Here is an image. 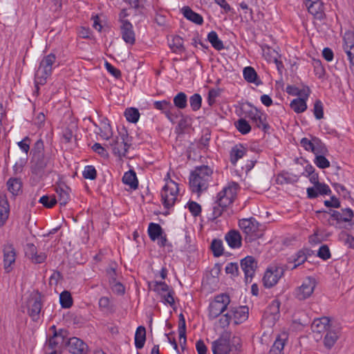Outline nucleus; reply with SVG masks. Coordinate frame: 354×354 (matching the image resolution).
I'll use <instances>...</instances> for the list:
<instances>
[{"mask_svg": "<svg viewBox=\"0 0 354 354\" xmlns=\"http://www.w3.org/2000/svg\"><path fill=\"white\" fill-rule=\"evenodd\" d=\"M211 248L214 254L216 257H219L223 254V243L221 240L214 239L212 242Z\"/></svg>", "mask_w": 354, "mask_h": 354, "instance_id": "51", "label": "nucleus"}, {"mask_svg": "<svg viewBox=\"0 0 354 354\" xmlns=\"http://www.w3.org/2000/svg\"><path fill=\"white\" fill-rule=\"evenodd\" d=\"M154 107L156 109L162 110L164 113L167 112L168 110H174V108L171 102L166 100L155 102Z\"/></svg>", "mask_w": 354, "mask_h": 354, "instance_id": "49", "label": "nucleus"}, {"mask_svg": "<svg viewBox=\"0 0 354 354\" xmlns=\"http://www.w3.org/2000/svg\"><path fill=\"white\" fill-rule=\"evenodd\" d=\"M99 131H100L98 132V133L100 134V136L102 138L105 139L107 141V142H109L110 140L113 138V136H112L113 133L111 127L106 120H102L100 122Z\"/></svg>", "mask_w": 354, "mask_h": 354, "instance_id": "30", "label": "nucleus"}, {"mask_svg": "<svg viewBox=\"0 0 354 354\" xmlns=\"http://www.w3.org/2000/svg\"><path fill=\"white\" fill-rule=\"evenodd\" d=\"M244 79L250 83H254L259 85L261 82L258 79L257 73L255 70L251 66H247L243 71Z\"/></svg>", "mask_w": 354, "mask_h": 354, "instance_id": "32", "label": "nucleus"}, {"mask_svg": "<svg viewBox=\"0 0 354 354\" xmlns=\"http://www.w3.org/2000/svg\"><path fill=\"white\" fill-rule=\"evenodd\" d=\"M178 193V185L173 180H170L163 187L161 191V198L166 208H169L174 205Z\"/></svg>", "mask_w": 354, "mask_h": 354, "instance_id": "9", "label": "nucleus"}, {"mask_svg": "<svg viewBox=\"0 0 354 354\" xmlns=\"http://www.w3.org/2000/svg\"><path fill=\"white\" fill-rule=\"evenodd\" d=\"M280 303L278 300H274L269 305L264 313L262 324L268 326H273L279 317Z\"/></svg>", "mask_w": 354, "mask_h": 354, "instance_id": "14", "label": "nucleus"}, {"mask_svg": "<svg viewBox=\"0 0 354 354\" xmlns=\"http://www.w3.org/2000/svg\"><path fill=\"white\" fill-rule=\"evenodd\" d=\"M300 144L306 151L313 152L314 145V137L311 140L304 138L301 140Z\"/></svg>", "mask_w": 354, "mask_h": 354, "instance_id": "60", "label": "nucleus"}, {"mask_svg": "<svg viewBox=\"0 0 354 354\" xmlns=\"http://www.w3.org/2000/svg\"><path fill=\"white\" fill-rule=\"evenodd\" d=\"M207 39L212 46L216 50H222L224 48L223 41L218 38L215 31H211L207 35Z\"/></svg>", "mask_w": 354, "mask_h": 354, "instance_id": "39", "label": "nucleus"}, {"mask_svg": "<svg viewBox=\"0 0 354 354\" xmlns=\"http://www.w3.org/2000/svg\"><path fill=\"white\" fill-rule=\"evenodd\" d=\"M225 241L232 248H239L241 246V236L236 230H230L225 235Z\"/></svg>", "mask_w": 354, "mask_h": 354, "instance_id": "26", "label": "nucleus"}, {"mask_svg": "<svg viewBox=\"0 0 354 354\" xmlns=\"http://www.w3.org/2000/svg\"><path fill=\"white\" fill-rule=\"evenodd\" d=\"M236 129L242 134H247L251 130L250 124L244 119H239L235 124Z\"/></svg>", "mask_w": 354, "mask_h": 354, "instance_id": "47", "label": "nucleus"}, {"mask_svg": "<svg viewBox=\"0 0 354 354\" xmlns=\"http://www.w3.org/2000/svg\"><path fill=\"white\" fill-rule=\"evenodd\" d=\"M315 186L318 192V194L327 195L331 192V190L329 188V187L324 183H319L318 184H316Z\"/></svg>", "mask_w": 354, "mask_h": 354, "instance_id": "59", "label": "nucleus"}, {"mask_svg": "<svg viewBox=\"0 0 354 354\" xmlns=\"http://www.w3.org/2000/svg\"><path fill=\"white\" fill-rule=\"evenodd\" d=\"M146 340V330L144 326H138L135 334V346L138 349H141Z\"/></svg>", "mask_w": 354, "mask_h": 354, "instance_id": "31", "label": "nucleus"}, {"mask_svg": "<svg viewBox=\"0 0 354 354\" xmlns=\"http://www.w3.org/2000/svg\"><path fill=\"white\" fill-rule=\"evenodd\" d=\"M234 324H239L248 317V308L246 306L231 308L229 310Z\"/></svg>", "mask_w": 354, "mask_h": 354, "instance_id": "20", "label": "nucleus"}, {"mask_svg": "<svg viewBox=\"0 0 354 354\" xmlns=\"http://www.w3.org/2000/svg\"><path fill=\"white\" fill-rule=\"evenodd\" d=\"M31 153V171L37 176H42L45 169L51 165L52 160L50 156L45 153L44 142L41 139L35 143Z\"/></svg>", "mask_w": 354, "mask_h": 354, "instance_id": "1", "label": "nucleus"}, {"mask_svg": "<svg viewBox=\"0 0 354 354\" xmlns=\"http://www.w3.org/2000/svg\"><path fill=\"white\" fill-rule=\"evenodd\" d=\"M57 195V203L59 202L60 205H65L69 201V188L66 186H59L56 188Z\"/></svg>", "mask_w": 354, "mask_h": 354, "instance_id": "29", "label": "nucleus"}, {"mask_svg": "<svg viewBox=\"0 0 354 354\" xmlns=\"http://www.w3.org/2000/svg\"><path fill=\"white\" fill-rule=\"evenodd\" d=\"M230 303V297L226 294H221L216 296L214 300L210 303L209 306V317L210 319H215L222 314Z\"/></svg>", "mask_w": 354, "mask_h": 354, "instance_id": "8", "label": "nucleus"}, {"mask_svg": "<svg viewBox=\"0 0 354 354\" xmlns=\"http://www.w3.org/2000/svg\"><path fill=\"white\" fill-rule=\"evenodd\" d=\"M188 208L192 214L194 216H198L201 212V205L194 201L189 202L188 203Z\"/></svg>", "mask_w": 354, "mask_h": 354, "instance_id": "62", "label": "nucleus"}, {"mask_svg": "<svg viewBox=\"0 0 354 354\" xmlns=\"http://www.w3.org/2000/svg\"><path fill=\"white\" fill-rule=\"evenodd\" d=\"M149 287L151 290L156 292L161 296L169 290V286L164 281H153L149 283Z\"/></svg>", "mask_w": 354, "mask_h": 354, "instance_id": "37", "label": "nucleus"}, {"mask_svg": "<svg viewBox=\"0 0 354 354\" xmlns=\"http://www.w3.org/2000/svg\"><path fill=\"white\" fill-rule=\"evenodd\" d=\"M10 213V206L5 195H0V227L6 223Z\"/></svg>", "mask_w": 354, "mask_h": 354, "instance_id": "24", "label": "nucleus"}, {"mask_svg": "<svg viewBox=\"0 0 354 354\" xmlns=\"http://www.w3.org/2000/svg\"><path fill=\"white\" fill-rule=\"evenodd\" d=\"M41 307L42 304L39 295H31L28 299L26 308L28 315L31 317L32 321L37 322L39 319Z\"/></svg>", "mask_w": 354, "mask_h": 354, "instance_id": "13", "label": "nucleus"}, {"mask_svg": "<svg viewBox=\"0 0 354 354\" xmlns=\"http://www.w3.org/2000/svg\"><path fill=\"white\" fill-rule=\"evenodd\" d=\"M30 138L28 137H26L21 141L18 142V146L24 152L26 153V154L28 153L30 149Z\"/></svg>", "mask_w": 354, "mask_h": 354, "instance_id": "64", "label": "nucleus"}, {"mask_svg": "<svg viewBox=\"0 0 354 354\" xmlns=\"http://www.w3.org/2000/svg\"><path fill=\"white\" fill-rule=\"evenodd\" d=\"M286 91L291 95L294 96H299L303 97L305 98H308L309 95L310 91L308 88H304V89H299L297 87L292 86V85H288L287 86L286 88Z\"/></svg>", "mask_w": 354, "mask_h": 354, "instance_id": "35", "label": "nucleus"}, {"mask_svg": "<svg viewBox=\"0 0 354 354\" xmlns=\"http://www.w3.org/2000/svg\"><path fill=\"white\" fill-rule=\"evenodd\" d=\"M212 174V169L207 165L196 167L189 176V186L192 192L199 195L205 191L208 187Z\"/></svg>", "mask_w": 354, "mask_h": 354, "instance_id": "2", "label": "nucleus"}, {"mask_svg": "<svg viewBox=\"0 0 354 354\" xmlns=\"http://www.w3.org/2000/svg\"><path fill=\"white\" fill-rule=\"evenodd\" d=\"M228 205H224L221 199L217 198L212 206V218L219 217Z\"/></svg>", "mask_w": 354, "mask_h": 354, "instance_id": "40", "label": "nucleus"}, {"mask_svg": "<svg viewBox=\"0 0 354 354\" xmlns=\"http://www.w3.org/2000/svg\"><path fill=\"white\" fill-rule=\"evenodd\" d=\"M314 162L321 169H326L330 167V162L325 158L324 155H317L315 156Z\"/></svg>", "mask_w": 354, "mask_h": 354, "instance_id": "53", "label": "nucleus"}, {"mask_svg": "<svg viewBox=\"0 0 354 354\" xmlns=\"http://www.w3.org/2000/svg\"><path fill=\"white\" fill-rule=\"evenodd\" d=\"M99 306L103 310H110L111 305L107 297H102L99 300Z\"/></svg>", "mask_w": 354, "mask_h": 354, "instance_id": "61", "label": "nucleus"}, {"mask_svg": "<svg viewBox=\"0 0 354 354\" xmlns=\"http://www.w3.org/2000/svg\"><path fill=\"white\" fill-rule=\"evenodd\" d=\"M239 226L245 234V240L249 242L263 236V226L252 217L239 220Z\"/></svg>", "mask_w": 354, "mask_h": 354, "instance_id": "6", "label": "nucleus"}, {"mask_svg": "<svg viewBox=\"0 0 354 354\" xmlns=\"http://www.w3.org/2000/svg\"><path fill=\"white\" fill-rule=\"evenodd\" d=\"M239 185L235 182H231L218 194L217 198H220L224 205H230L234 201Z\"/></svg>", "mask_w": 354, "mask_h": 354, "instance_id": "12", "label": "nucleus"}, {"mask_svg": "<svg viewBox=\"0 0 354 354\" xmlns=\"http://www.w3.org/2000/svg\"><path fill=\"white\" fill-rule=\"evenodd\" d=\"M174 105L178 109H185L187 106V95L183 93H178L174 98Z\"/></svg>", "mask_w": 354, "mask_h": 354, "instance_id": "45", "label": "nucleus"}, {"mask_svg": "<svg viewBox=\"0 0 354 354\" xmlns=\"http://www.w3.org/2000/svg\"><path fill=\"white\" fill-rule=\"evenodd\" d=\"M148 234L150 239L152 241H155L162 234V227L159 224L151 223L148 227Z\"/></svg>", "mask_w": 354, "mask_h": 354, "instance_id": "36", "label": "nucleus"}, {"mask_svg": "<svg viewBox=\"0 0 354 354\" xmlns=\"http://www.w3.org/2000/svg\"><path fill=\"white\" fill-rule=\"evenodd\" d=\"M39 202L45 207L50 208L57 203V199L55 196L49 197L48 196H43L39 198Z\"/></svg>", "mask_w": 354, "mask_h": 354, "instance_id": "52", "label": "nucleus"}, {"mask_svg": "<svg viewBox=\"0 0 354 354\" xmlns=\"http://www.w3.org/2000/svg\"><path fill=\"white\" fill-rule=\"evenodd\" d=\"M106 147L110 148L113 153L118 157H125L130 145L128 143V135L126 132L119 133L111 138L110 141L104 144Z\"/></svg>", "mask_w": 354, "mask_h": 354, "instance_id": "7", "label": "nucleus"}, {"mask_svg": "<svg viewBox=\"0 0 354 354\" xmlns=\"http://www.w3.org/2000/svg\"><path fill=\"white\" fill-rule=\"evenodd\" d=\"M66 348L73 354H86L88 346L80 339L73 337L67 340Z\"/></svg>", "mask_w": 354, "mask_h": 354, "instance_id": "16", "label": "nucleus"}, {"mask_svg": "<svg viewBox=\"0 0 354 354\" xmlns=\"http://www.w3.org/2000/svg\"><path fill=\"white\" fill-rule=\"evenodd\" d=\"M59 301L62 308H68L73 304V299L68 291H63L59 295Z\"/></svg>", "mask_w": 354, "mask_h": 354, "instance_id": "43", "label": "nucleus"}, {"mask_svg": "<svg viewBox=\"0 0 354 354\" xmlns=\"http://www.w3.org/2000/svg\"><path fill=\"white\" fill-rule=\"evenodd\" d=\"M3 269L6 272H10L13 268L14 265L15 263L17 252L14 246L11 244H7L3 246Z\"/></svg>", "mask_w": 354, "mask_h": 354, "instance_id": "15", "label": "nucleus"}, {"mask_svg": "<svg viewBox=\"0 0 354 354\" xmlns=\"http://www.w3.org/2000/svg\"><path fill=\"white\" fill-rule=\"evenodd\" d=\"M225 272L232 276H237L239 272V265L237 263H230L225 266Z\"/></svg>", "mask_w": 354, "mask_h": 354, "instance_id": "58", "label": "nucleus"}, {"mask_svg": "<svg viewBox=\"0 0 354 354\" xmlns=\"http://www.w3.org/2000/svg\"><path fill=\"white\" fill-rule=\"evenodd\" d=\"M26 253L31 261L35 263H41L44 262L47 257L45 252H40L38 254L37 248L33 244L27 245Z\"/></svg>", "mask_w": 354, "mask_h": 354, "instance_id": "25", "label": "nucleus"}, {"mask_svg": "<svg viewBox=\"0 0 354 354\" xmlns=\"http://www.w3.org/2000/svg\"><path fill=\"white\" fill-rule=\"evenodd\" d=\"M317 256L323 260L330 259L331 254L328 246L327 245H322L318 250Z\"/></svg>", "mask_w": 354, "mask_h": 354, "instance_id": "56", "label": "nucleus"}, {"mask_svg": "<svg viewBox=\"0 0 354 354\" xmlns=\"http://www.w3.org/2000/svg\"><path fill=\"white\" fill-rule=\"evenodd\" d=\"M330 328V320L326 317L314 319L311 324V329L313 333L320 334L327 332Z\"/></svg>", "mask_w": 354, "mask_h": 354, "instance_id": "22", "label": "nucleus"}, {"mask_svg": "<svg viewBox=\"0 0 354 354\" xmlns=\"http://www.w3.org/2000/svg\"><path fill=\"white\" fill-rule=\"evenodd\" d=\"M55 62L56 56L53 53H50L49 55L44 56L41 60L35 75V84L37 93L39 91V85H44L46 84L48 77L50 76L53 65Z\"/></svg>", "mask_w": 354, "mask_h": 354, "instance_id": "5", "label": "nucleus"}, {"mask_svg": "<svg viewBox=\"0 0 354 354\" xmlns=\"http://www.w3.org/2000/svg\"><path fill=\"white\" fill-rule=\"evenodd\" d=\"M110 286L111 290L118 295H121L124 292V287L120 282L116 281L115 283H110Z\"/></svg>", "mask_w": 354, "mask_h": 354, "instance_id": "63", "label": "nucleus"}, {"mask_svg": "<svg viewBox=\"0 0 354 354\" xmlns=\"http://www.w3.org/2000/svg\"><path fill=\"white\" fill-rule=\"evenodd\" d=\"M97 171L92 165L86 166L83 171V176L86 179L94 180L96 178Z\"/></svg>", "mask_w": 354, "mask_h": 354, "instance_id": "54", "label": "nucleus"}, {"mask_svg": "<svg viewBox=\"0 0 354 354\" xmlns=\"http://www.w3.org/2000/svg\"><path fill=\"white\" fill-rule=\"evenodd\" d=\"M169 46L174 52H181L184 50L183 39L179 36H175L171 42Z\"/></svg>", "mask_w": 354, "mask_h": 354, "instance_id": "46", "label": "nucleus"}, {"mask_svg": "<svg viewBox=\"0 0 354 354\" xmlns=\"http://www.w3.org/2000/svg\"><path fill=\"white\" fill-rule=\"evenodd\" d=\"M8 189L13 195H17L21 189V183L18 178H10L7 183Z\"/></svg>", "mask_w": 354, "mask_h": 354, "instance_id": "41", "label": "nucleus"}, {"mask_svg": "<svg viewBox=\"0 0 354 354\" xmlns=\"http://www.w3.org/2000/svg\"><path fill=\"white\" fill-rule=\"evenodd\" d=\"M328 152L326 145L318 138L314 137V145L313 153L317 156V155H325Z\"/></svg>", "mask_w": 354, "mask_h": 354, "instance_id": "38", "label": "nucleus"}, {"mask_svg": "<svg viewBox=\"0 0 354 354\" xmlns=\"http://www.w3.org/2000/svg\"><path fill=\"white\" fill-rule=\"evenodd\" d=\"M120 30L123 40L127 44L131 45L135 43L136 39L132 24L128 20L122 19Z\"/></svg>", "mask_w": 354, "mask_h": 354, "instance_id": "19", "label": "nucleus"}, {"mask_svg": "<svg viewBox=\"0 0 354 354\" xmlns=\"http://www.w3.org/2000/svg\"><path fill=\"white\" fill-rule=\"evenodd\" d=\"M50 329L53 330V335L46 343V354H61L62 351L66 348L68 333L64 329L57 331L55 326Z\"/></svg>", "mask_w": 354, "mask_h": 354, "instance_id": "4", "label": "nucleus"}, {"mask_svg": "<svg viewBox=\"0 0 354 354\" xmlns=\"http://www.w3.org/2000/svg\"><path fill=\"white\" fill-rule=\"evenodd\" d=\"M247 152L246 148L242 145H236L233 147L230 151V162L235 165L237 161L243 158Z\"/></svg>", "mask_w": 354, "mask_h": 354, "instance_id": "27", "label": "nucleus"}, {"mask_svg": "<svg viewBox=\"0 0 354 354\" xmlns=\"http://www.w3.org/2000/svg\"><path fill=\"white\" fill-rule=\"evenodd\" d=\"M283 268L279 266H270L266 271L263 277V285L266 288L275 286L279 279L283 275Z\"/></svg>", "mask_w": 354, "mask_h": 354, "instance_id": "10", "label": "nucleus"}, {"mask_svg": "<svg viewBox=\"0 0 354 354\" xmlns=\"http://www.w3.org/2000/svg\"><path fill=\"white\" fill-rule=\"evenodd\" d=\"M306 6L315 19L321 20L324 17V3L320 0H306Z\"/></svg>", "mask_w": 354, "mask_h": 354, "instance_id": "18", "label": "nucleus"}, {"mask_svg": "<svg viewBox=\"0 0 354 354\" xmlns=\"http://www.w3.org/2000/svg\"><path fill=\"white\" fill-rule=\"evenodd\" d=\"M288 339V334L282 333L276 338L269 354H283L285 344Z\"/></svg>", "mask_w": 354, "mask_h": 354, "instance_id": "23", "label": "nucleus"}, {"mask_svg": "<svg viewBox=\"0 0 354 354\" xmlns=\"http://www.w3.org/2000/svg\"><path fill=\"white\" fill-rule=\"evenodd\" d=\"M241 266L245 273L246 282L248 281V279L251 281L257 268V263L254 258L251 256L245 257L241 261Z\"/></svg>", "mask_w": 354, "mask_h": 354, "instance_id": "17", "label": "nucleus"}, {"mask_svg": "<svg viewBox=\"0 0 354 354\" xmlns=\"http://www.w3.org/2000/svg\"><path fill=\"white\" fill-rule=\"evenodd\" d=\"M306 99L303 97L294 99L290 104L291 109L297 113L305 111L307 109Z\"/></svg>", "mask_w": 354, "mask_h": 354, "instance_id": "33", "label": "nucleus"}, {"mask_svg": "<svg viewBox=\"0 0 354 354\" xmlns=\"http://www.w3.org/2000/svg\"><path fill=\"white\" fill-rule=\"evenodd\" d=\"M316 286V281L313 277L306 278L302 284L295 292V295L299 300H304L311 296Z\"/></svg>", "mask_w": 354, "mask_h": 354, "instance_id": "11", "label": "nucleus"}, {"mask_svg": "<svg viewBox=\"0 0 354 354\" xmlns=\"http://www.w3.org/2000/svg\"><path fill=\"white\" fill-rule=\"evenodd\" d=\"M124 115L129 122L136 123L139 120L140 113L136 108H129L126 109Z\"/></svg>", "mask_w": 354, "mask_h": 354, "instance_id": "44", "label": "nucleus"}, {"mask_svg": "<svg viewBox=\"0 0 354 354\" xmlns=\"http://www.w3.org/2000/svg\"><path fill=\"white\" fill-rule=\"evenodd\" d=\"M241 347V339L230 333H223L216 340L212 342L213 354H228L233 351H238Z\"/></svg>", "mask_w": 354, "mask_h": 354, "instance_id": "3", "label": "nucleus"}, {"mask_svg": "<svg viewBox=\"0 0 354 354\" xmlns=\"http://www.w3.org/2000/svg\"><path fill=\"white\" fill-rule=\"evenodd\" d=\"M338 336L335 330H328L324 337V346L328 348H330L333 346Z\"/></svg>", "mask_w": 354, "mask_h": 354, "instance_id": "42", "label": "nucleus"}, {"mask_svg": "<svg viewBox=\"0 0 354 354\" xmlns=\"http://www.w3.org/2000/svg\"><path fill=\"white\" fill-rule=\"evenodd\" d=\"M250 118L257 128L264 131L269 128L268 123L266 121V115L258 110L256 109L254 111H251L250 113Z\"/></svg>", "mask_w": 354, "mask_h": 354, "instance_id": "21", "label": "nucleus"}, {"mask_svg": "<svg viewBox=\"0 0 354 354\" xmlns=\"http://www.w3.org/2000/svg\"><path fill=\"white\" fill-rule=\"evenodd\" d=\"M182 12L184 17L188 20L195 23L198 25H201L203 23L202 16L194 12L189 7L185 6L182 8Z\"/></svg>", "mask_w": 354, "mask_h": 354, "instance_id": "28", "label": "nucleus"}, {"mask_svg": "<svg viewBox=\"0 0 354 354\" xmlns=\"http://www.w3.org/2000/svg\"><path fill=\"white\" fill-rule=\"evenodd\" d=\"M174 294V292L173 290H169L166 293L162 295L161 297L165 304H169L170 306H173L175 303Z\"/></svg>", "mask_w": 354, "mask_h": 354, "instance_id": "57", "label": "nucleus"}, {"mask_svg": "<svg viewBox=\"0 0 354 354\" xmlns=\"http://www.w3.org/2000/svg\"><path fill=\"white\" fill-rule=\"evenodd\" d=\"M307 259V257L304 252L299 251L296 254V257L294 259L292 266L290 268L291 270L295 269L301 264L304 263Z\"/></svg>", "mask_w": 354, "mask_h": 354, "instance_id": "50", "label": "nucleus"}, {"mask_svg": "<svg viewBox=\"0 0 354 354\" xmlns=\"http://www.w3.org/2000/svg\"><path fill=\"white\" fill-rule=\"evenodd\" d=\"M122 182L127 185H129L131 188L136 189L138 187V180L135 171L130 170L125 172L122 177Z\"/></svg>", "mask_w": 354, "mask_h": 354, "instance_id": "34", "label": "nucleus"}, {"mask_svg": "<svg viewBox=\"0 0 354 354\" xmlns=\"http://www.w3.org/2000/svg\"><path fill=\"white\" fill-rule=\"evenodd\" d=\"M313 112L315 118L320 120L324 117L323 104L320 100H316L314 104Z\"/></svg>", "mask_w": 354, "mask_h": 354, "instance_id": "55", "label": "nucleus"}, {"mask_svg": "<svg viewBox=\"0 0 354 354\" xmlns=\"http://www.w3.org/2000/svg\"><path fill=\"white\" fill-rule=\"evenodd\" d=\"M202 103V98L199 94L195 93L189 98V104L194 111H198Z\"/></svg>", "mask_w": 354, "mask_h": 354, "instance_id": "48", "label": "nucleus"}]
</instances>
